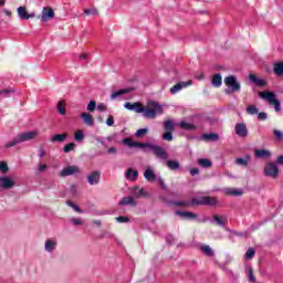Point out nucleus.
Wrapping results in <instances>:
<instances>
[{
	"instance_id": "obj_26",
	"label": "nucleus",
	"mask_w": 283,
	"mask_h": 283,
	"mask_svg": "<svg viewBox=\"0 0 283 283\" xmlns=\"http://www.w3.org/2000/svg\"><path fill=\"white\" fill-rule=\"evenodd\" d=\"M166 166L168 167V169H171V171H178V169H180V161L167 160Z\"/></svg>"
},
{
	"instance_id": "obj_15",
	"label": "nucleus",
	"mask_w": 283,
	"mask_h": 283,
	"mask_svg": "<svg viewBox=\"0 0 283 283\" xmlns=\"http://www.w3.org/2000/svg\"><path fill=\"white\" fill-rule=\"evenodd\" d=\"M57 242L54 239H48L44 243V251H46V253H53L54 251H56V247H57Z\"/></svg>"
},
{
	"instance_id": "obj_19",
	"label": "nucleus",
	"mask_w": 283,
	"mask_h": 283,
	"mask_svg": "<svg viewBox=\"0 0 283 283\" xmlns=\"http://www.w3.org/2000/svg\"><path fill=\"white\" fill-rule=\"evenodd\" d=\"M144 178L148 180V182H154V180H156L157 176L156 172H154V169H151V167H146Z\"/></svg>"
},
{
	"instance_id": "obj_13",
	"label": "nucleus",
	"mask_w": 283,
	"mask_h": 283,
	"mask_svg": "<svg viewBox=\"0 0 283 283\" xmlns=\"http://www.w3.org/2000/svg\"><path fill=\"white\" fill-rule=\"evenodd\" d=\"M0 187L1 189H12L14 187V180L10 179V177L2 176L0 177Z\"/></svg>"
},
{
	"instance_id": "obj_22",
	"label": "nucleus",
	"mask_w": 283,
	"mask_h": 283,
	"mask_svg": "<svg viewBox=\"0 0 283 283\" xmlns=\"http://www.w3.org/2000/svg\"><path fill=\"white\" fill-rule=\"evenodd\" d=\"M251 163V155H245L244 158L239 157L235 159V165H239L240 167H247Z\"/></svg>"
},
{
	"instance_id": "obj_28",
	"label": "nucleus",
	"mask_w": 283,
	"mask_h": 283,
	"mask_svg": "<svg viewBox=\"0 0 283 283\" xmlns=\"http://www.w3.org/2000/svg\"><path fill=\"white\" fill-rule=\"evenodd\" d=\"M211 84L213 87H220L222 85V75L220 73H216L212 76Z\"/></svg>"
},
{
	"instance_id": "obj_7",
	"label": "nucleus",
	"mask_w": 283,
	"mask_h": 283,
	"mask_svg": "<svg viewBox=\"0 0 283 283\" xmlns=\"http://www.w3.org/2000/svg\"><path fill=\"white\" fill-rule=\"evenodd\" d=\"M224 84L227 87H231V92H240V82H238V77L234 75L227 76Z\"/></svg>"
},
{
	"instance_id": "obj_58",
	"label": "nucleus",
	"mask_w": 283,
	"mask_h": 283,
	"mask_svg": "<svg viewBox=\"0 0 283 283\" xmlns=\"http://www.w3.org/2000/svg\"><path fill=\"white\" fill-rule=\"evenodd\" d=\"M0 94H3L4 96H8V94H12V90H10V88L1 90Z\"/></svg>"
},
{
	"instance_id": "obj_12",
	"label": "nucleus",
	"mask_w": 283,
	"mask_h": 283,
	"mask_svg": "<svg viewBox=\"0 0 283 283\" xmlns=\"http://www.w3.org/2000/svg\"><path fill=\"white\" fill-rule=\"evenodd\" d=\"M176 216L182 220H198V214L189 211L177 210Z\"/></svg>"
},
{
	"instance_id": "obj_44",
	"label": "nucleus",
	"mask_w": 283,
	"mask_h": 283,
	"mask_svg": "<svg viewBox=\"0 0 283 283\" xmlns=\"http://www.w3.org/2000/svg\"><path fill=\"white\" fill-rule=\"evenodd\" d=\"M149 132V128H140L135 133V136L137 138H143L147 133Z\"/></svg>"
},
{
	"instance_id": "obj_45",
	"label": "nucleus",
	"mask_w": 283,
	"mask_h": 283,
	"mask_svg": "<svg viewBox=\"0 0 283 283\" xmlns=\"http://www.w3.org/2000/svg\"><path fill=\"white\" fill-rule=\"evenodd\" d=\"M76 144L70 143L64 146V154H70V151H74Z\"/></svg>"
},
{
	"instance_id": "obj_56",
	"label": "nucleus",
	"mask_w": 283,
	"mask_h": 283,
	"mask_svg": "<svg viewBox=\"0 0 283 283\" xmlns=\"http://www.w3.org/2000/svg\"><path fill=\"white\" fill-rule=\"evenodd\" d=\"M78 59L80 61H87V59H90V54L87 53L80 54Z\"/></svg>"
},
{
	"instance_id": "obj_64",
	"label": "nucleus",
	"mask_w": 283,
	"mask_h": 283,
	"mask_svg": "<svg viewBox=\"0 0 283 283\" xmlns=\"http://www.w3.org/2000/svg\"><path fill=\"white\" fill-rule=\"evenodd\" d=\"M108 154H116V149L114 147L108 148Z\"/></svg>"
},
{
	"instance_id": "obj_34",
	"label": "nucleus",
	"mask_w": 283,
	"mask_h": 283,
	"mask_svg": "<svg viewBox=\"0 0 283 283\" xmlns=\"http://www.w3.org/2000/svg\"><path fill=\"white\" fill-rule=\"evenodd\" d=\"M201 251L203 252V255H207L208 258H213L214 253L211 247L209 245H201Z\"/></svg>"
},
{
	"instance_id": "obj_2",
	"label": "nucleus",
	"mask_w": 283,
	"mask_h": 283,
	"mask_svg": "<svg viewBox=\"0 0 283 283\" xmlns=\"http://www.w3.org/2000/svg\"><path fill=\"white\" fill-rule=\"evenodd\" d=\"M170 207H216L218 199L211 196H201L192 198L191 201H168Z\"/></svg>"
},
{
	"instance_id": "obj_24",
	"label": "nucleus",
	"mask_w": 283,
	"mask_h": 283,
	"mask_svg": "<svg viewBox=\"0 0 283 283\" xmlns=\"http://www.w3.org/2000/svg\"><path fill=\"white\" fill-rule=\"evenodd\" d=\"M179 127L186 132H196V129H198V126L187 122H180Z\"/></svg>"
},
{
	"instance_id": "obj_32",
	"label": "nucleus",
	"mask_w": 283,
	"mask_h": 283,
	"mask_svg": "<svg viewBox=\"0 0 283 283\" xmlns=\"http://www.w3.org/2000/svg\"><path fill=\"white\" fill-rule=\"evenodd\" d=\"M147 196H149V195L147 192H145V188L136 187L134 189V197L135 198H143V197L147 198Z\"/></svg>"
},
{
	"instance_id": "obj_57",
	"label": "nucleus",
	"mask_w": 283,
	"mask_h": 283,
	"mask_svg": "<svg viewBox=\"0 0 283 283\" xmlns=\"http://www.w3.org/2000/svg\"><path fill=\"white\" fill-rule=\"evenodd\" d=\"M48 170V165H40L39 167H38V171H40L41 174H43V171H46Z\"/></svg>"
},
{
	"instance_id": "obj_47",
	"label": "nucleus",
	"mask_w": 283,
	"mask_h": 283,
	"mask_svg": "<svg viewBox=\"0 0 283 283\" xmlns=\"http://www.w3.org/2000/svg\"><path fill=\"white\" fill-rule=\"evenodd\" d=\"M57 112H59V114H61L62 116H65V114L67 113L66 109H65V106L63 105L62 102H59V103H57Z\"/></svg>"
},
{
	"instance_id": "obj_63",
	"label": "nucleus",
	"mask_w": 283,
	"mask_h": 283,
	"mask_svg": "<svg viewBox=\"0 0 283 283\" xmlns=\"http://www.w3.org/2000/svg\"><path fill=\"white\" fill-rule=\"evenodd\" d=\"M276 160L279 165H283V155L279 156Z\"/></svg>"
},
{
	"instance_id": "obj_38",
	"label": "nucleus",
	"mask_w": 283,
	"mask_h": 283,
	"mask_svg": "<svg viewBox=\"0 0 283 283\" xmlns=\"http://www.w3.org/2000/svg\"><path fill=\"white\" fill-rule=\"evenodd\" d=\"M212 220L216 222V224H218V227H224V220H222V217L218 216V214H213L212 216Z\"/></svg>"
},
{
	"instance_id": "obj_30",
	"label": "nucleus",
	"mask_w": 283,
	"mask_h": 283,
	"mask_svg": "<svg viewBox=\"0 0 283 283\" xmlns=\"http://www.w3.org/2000/svg\"><path fill=\"white\" fill-rule=\"evenodd\" d=\"M273 72L276 76H283V61L273 64Z\"/></svg>"
},
{
	"instance_id": "obj_27",
	"label": "nucleus",
	"mask_w": 283,
	"mask_h": 283,
	"mask_svg": "<svg viewBox=\"0 0 283 283\" xmlns=\"http://www.w3.org/2000/svg\"><path fill=\"white\" fill-rule=\"evenodd\" d=\"M254 156L256 158H271V153L266 149H256Z\"/></svg>"
},
{
	"instance_id": "obj_35",
	"label": "nucleus",
	"mask_w": 283,
	"mask_h": 283,
	"mask_svg": "<svg viewBox=\"0 0 283 283\" xmlns=\"http://www.w3.org/2000/svg\"><path fill=\"white\" fill-rule=\"evenodd\" d=\"M205 140H211L216 143L217 140H220V135L216 133L205 134L203 135Z\"/></svg>"
},
{
	"instance_id": "obj_41",
	"label": "nucleus",
	"mask_w": 283,
	"mask_h": 283,
	"mask_svg": "<svg viewBox=\"0 0 283 283\" xmlns=\"http://www.w3.org/2000/svg\"><path fill=\"white\" fill-rule=\"evenodd\" d=\"M161 138L163 140H168V142L174 140V132L166 130V133L163 134Z\"/></svg>"
},
{
	"instance_id": "obj_46",
	"label": "nucleus",
	"mask_w": 283,
	"mask_h": 283,
	"mask_svg": "<svg viewBox=\"0 0 283 283\" xmlns=\"http://www.w3.org/2000/svg\"><path fill=\"white\" fill-rule=\"evenodd\" d=\"M66 205L74 209L77 213H83V210L72 201H66Z\"/></svg>"
},
{
	"instance_id": "obj_6",
	"label": "nucleus",
	"mask_w": 283,
	"mask_h": 283,
	"mask_svg": "<svg viewBox=\"0 0 283 283\" xmlns=\"http://www.w3.org/2000/svg\"><path fill=\"white\" fill-rule=\"evenodd\" d=\"M277 174H280V168L275 163H269L264 168V176L270 178H277Z\"/></svg>"
},
{
	"instance_id": "obj_18",
	"label": "nucleus",
	"mask_w": 283,
	"mask_h": 283,
	"mask_svg": "<svg viewBox=\"0 0 283 283\" xmlns=\"http://www.w3.org/2000/svg\"><path fill=\"white\" fill-rule=\"evenodd\" d=\"M188 85H191V81L179 82L170 88V94H178L180 90H182L184 87H188Z\"/></svg>"
},
{
	"instance_id": "obj_29",
	"label": "nucleus",
	"mask_w": 283,
	"mask_h": 283,
	"mask_svg": "<svg viewBox=\"0 0 283 283\" xmlns=\"http://www.w3.org/2000/svg\"><path fill=\"white\" fill-rule=\"evenodd\" d=\"M67 139V134H56L51 138V143H65Z\"/></svg>"
},
{
	"instance_id": "obj_36",
	"label": "nucleus",
	"mask_w": 283,
	"mask_h": 283,
	"mask_svg": "<svg viewBox=\"0 0 283 283\" xmlns=\"http://www.w3.org/2000/svg\"><path fill=\"white\" fill-rule=\"evenodd\" d=\"M84 138H85V133L83 130L80 129L74 133V139L76 140V143L83 142Z\"/></svg>"
},
{
	"instance_id": "obj_31",
	"label": "nucleus",
	"mask_w": 283,
	"mask_h": 283,
	"mask_svg": "<svg viewBox=\"0 0 283 283\" xmlns=\"http://www.w3.org/2000/svg\"><path fill=\"white\" fill-rule=\"evenodd\" d=\"M138 178V171L137 170H134L132 168H129L127 171H126V179L127 180H137Z\"/></svg>"
},
{
	"instance_id": "obj_60",
	"label": "nucleus",
	"mask_w": 283,
	"mask_h": 283,
	"mask_svg": "<svg viewBox=\"0 0 283 283\" xmlns=\"http://www.w3.org/2000/svg\"><path fill=\"white\" fill-rule=\"evenodd\" d=\"M250 282H255V275H253V270L250 269V275H249Z\"/></svg>"
},
{
	"instance_id": "obj_43",
	"label": "nucleus",
	"mask_w": 283,
	"mask_h": 283,
	"mask_svg": "<svg viewBox=\"0 0 283 283\" xmlns=\"http://www.w3.org/2000/svg\"><path fill=\"white\" fill-rule=\"evenodd\" d=\"M227 193H229V196H242V190L228 188Z\"/></svg>"
},
{
	"instance_id": "obj_59",
	"label": "nucleus",
	"mask_w": 283,
	"mask_h": 283,
	"mask_svg": "<svg viewBox=\"0 0 283 283\" xmlns=\"http://www.w3.org/2000/svg\"><path fill=\"white\" fill-rule=\"evenodd\" d=\"M158 182H159L161 189H167V185L165 184V180H163L160 177L158 178Z\"/></svg>"
},
{
	"instance_id": "obj_16",
	"label": "nucleus",
	"mask_w": 283,
	"mask_h": 283,
	"mask_svg": "<svg viewBox=\"0 0 283 283\" xmlns=\"http://www.w3.org/2000/svg\"><path fill=\"white\" fill-rule=\"evenodd\" d=\"M124 107H125V109H129L130 112H136L137 114L143 113V106H140V102H136L135 104L126 102L124 104Z\"/></svg>"
},
{
	"instance_id": "obj_17",
	"label": "nucleus",
	"mask_w": 283,
	"mask_h": 283,
	"mask_svg": "<svg viewBox=\"0 0 283 283\" xmlns=\"http://www.w3.org/2000/svg\"><path fill=\"white\" fill-rule=\"evenodd\" d=\"M50 19H54V10L44 8L41 15L42 23H46Z\"/></svg>"
},
{
	"instance_id": "obj_52",
	"label": "nucleus",
	"mask_w": 283,
	"mask_h": 283,
	"mask_svg": "<svg viewBox=\"0 0 283 283\" xmlns=\"http://www.w3.org/2000/svg\"><path fill=\"white\" fill-rule=\"evenodd\" d=\"M116 221L119 223H127L129 222V219L127 217L119 216L116 218Z\"/></svg>"
},
{
	"instance_id": "obj_23",
	"label": "nucleus",
	"mask_w": 283,
	"mask_h": 283,
	"mask_svg": "<svg viewBox=\"0 0 283 283\" xmlns=\"http://www.w3.org/2000/svg\"><path fill=\"white\" fill-rule=\"evenodd\" d=\"M249 78L251 81V83H254V85H256L258 87H264L266 85V82L262 78H259L258 76L250 74Z\"/></svg>"
},
{
	"instance_id": "obj_25",
	"label": "nucleus",
	"mask_w": 283,
	"mask_h": 283,
	"mask_svg": "<svg viewBox=\"0 0 283 283\" xmlns=\"http://www.w3.org/2000/svg\"><path fill=\"white\" fill-rule=\"evenodd\" d=\"M197 163L200 167H203V169H209L210 167L213 166V163L211 161V159H207V158H199Z\"/></svg>"
},
{
	"instance_id": "obj_5",
	"label": "nucleus",
	"mask_w": 283,
	"mask_h": 283,
	"mask_svg": "<svg viewBox=\"0 0 283 283\" xmlns=\"http://www.w3.org/2000/svg\"><path fill=\"white\" fill-rule=\"evenodd\" d=\"M39 133L36 132H27L21 133L17 137H14L11 142L7 143L4 147L9 149V147H14L15 145H19V143H25L28 140H33V138H36Z\"/></svg>"
},
{
	"instance_id": "obj_3",
	"label": "nucleus",
	"mask_w": 283,
	"mask_h": 283,
	"mask_svg": "<svg viewBox=\"0 0 283 283\" xmlns=\"http://www.w3.org/2000/svg\"><path fill=\"white\" fill-rule=\"evenodd\" d=\"M142 114L144 118H156L163 114V106L158 102H149L148 106L143 107Z\"/></svg>"
},
{
	"instance_id": "obj_61",
	"label": "nucleus",
	"mask_w": 283,
	"mask_h": 283,
	"mask_svg": "<svg viewBox=\"0 0 283 283\" xmlns=\"http://www.w3.org/2000/svg\"><path fill=\"white\" fill-rule=\"evenodd\" d=\"M39 156H40V158H43L45 156V149L43 147H40Z\"/></svg>"
},
{
	"instance_id": "obj_21",
	"label": "nucleus",
	"mask_w": 283,
	"mask_h": 283,
	"mask_svg": "<svg viewBox=\"0 0 283 283\" xmlns=\"http://www.w3.org/2000/svg\"><path fill=\"white\" fill-rule=\"evenodd\" d=\"M81 118L83 119L84 125L88 127H93L94 125V117L90 113H82Z\"/></svg>"
},
{
	"instance_id": "obj_53",
	"label": "nucleus",
	"mask_w": 283,
	"mask_h": 283,
	"mask_svg": "<svg viewBox=\"0 0 283 283\" xmlns=\"http://www.w3.org/2000/svg\"><path fill=\"white\" fill-rule=\"evenodd\" d=\"M106 125L108 127H112L114 125V116H108V118L106 119Z\"/></svg>"
},
{
	"instance_id": "obj_9",
	"label": "nucleus",
	"mask_w": 283,
	"mask_h": 283,
	"mask_svg": "<svg viewBox=\"0 0 283 283\" xmlns=\"http://www.w3.org/2000/svg\"><path fill=\"white\" fill-rule=\"evenodd\" d=\"M234 129L237 136H239L240 138H247V136H249V129L247 128V124L244 123L235 124Z\"/></svg>"
},
{
	"instance_id": "obj_4",
	"label": "nucleus",
	"mask_w": 283,
	"mask_h": 283,
	"mask_svg": "<svg viewBox=\"0 0 283 283\" xmlns=\"http://www.w3.org/2000/svg\"><path fill=\"white\" fill-rule=\"evenodd\" d=\"M260 98L268 101L270 105L274 106L275 112H282V102L277 99L275 93L271 91H261L259 92Z\"/></svg>"
},
{
	"instance_id": "obj_14",
	"label": "nucleus",
	"mask_w": 283,
	"mask_h": 283,
	"mask_svg": "<svg viewBox=\"0 0 283 283\" xmlns=\"http://www.w3.org/2000/svg\"><path fill=\"white\" fill-rule=\"evenodd\" d=\"M88 185H98L101 182V171L94 170L92 174L87 176Z\"/></svg>"
},
{
	"instance_id": "obj_8",
	"label": "nucleus",
	"mask_w": 283,
	"mask_h": 283,
	"mask_svg": "<svg viewBox=\"0 0 283 283\" xmlns=\"http://www.w3.org/2000/svg\"><path fill=\"white\" fill-rule=\"evenodd\" d=\"M74 174H81V168L78 166H67L61 170V178H66V176H74Z\"/></svg>"
},
{
	"instance_id": "obj_51",
	"label": "nucleus",
	"mask_w": 283,
	"mask_h": 283,
	"mask_svg": "<svg viewBox=\"0 0 283 283\" xmlns=\"http://www.w3.org/2000/svg\"><path fill=\"white\" fill-rule=\"evenodd\" d=\"M269 118V114L261 112L258 114V120H266Z\"/></svg>"
},
{
	"instance_id": "obj_39",
	"label": "nucleus",
	"mask_w": 283,
	"mask_h": 283,
	"mask_svg": "<svg viewBox=\"0 0 283 283\" xmlns=\"http://www.w3.org/2000/svg\"><path fill=\"white\" fill-rule=\"evenodd\" d=\"M69 222L73 224V227H81L84 224V222L81 220V218H71L69 219Z\"/></svg>"
},
{
	"instance_id": "obj_37",
	"label": "nucleus",
	"mask_w": 283,
	"mask_h": 283,
	"mask_svg": "<svg viewBox=\"0 0 283 283\" xmlns=\"http://www.w3.org/2000/svg\"><path fill=\"white\" fill-rule=\"evenodd\" d=\"M260 112V109H258V106L255 105H250L247 107V114H249L250 116H255V114H258Z\"/></svg>"
},
{
	"instance_id": "obj_11",
	"label": "nucleus",
	"mask_w": 283,
	"mask_h": 283,
	"mask_svg": "<svg viewBox=\"0 0 283 283\" xmlns=\"http://www.w3.org/2000/svg\"><path fill=\"white\" fill-rule=\"evenodd\" d=\"M18 17L22 21H28V19H34V13H28V9L25 7H19L18 8Z\"/></svg>"
},
{
	"instance_id": "obj_20",
	"label": "nucleus",
	"mask_w": 283,
	"mask_h": 283,
	"mask_svg": "<svg viewBox=\"0 0 283 283\" xmlns=\"http://www.w3.org/2000/svg\"><path fill=\"white\" fill-rule=\"evenodd\" d=\"M118 205L119 207H125V206L136 207L137 202L133 197H124L120 199Z\"/></svg>"
},
{
	"instance_id": "obj_49",
	"label": "nucleus",
	"mask_w": 283,
	"mask_h": 283,
	"mask_svg": "<svg viewBox=\"0 0 283 283\" xmlns=\"http://www.w3.org/2000/svg\"><path fill=\"white\" fill-rule=\"evenodd\" d=\"M96 109V102L95 101H91L87 105V111L88 112H95Z\"/></svg>"
},
{
	"instance_id": "obj_42",
	"label": "nucleus",
	"mask_w": 283,
	"mask_h": 283,
	"mask_svg": "<svg viewBox=\"0 0 283 283\" xmlns=\"http://www.w3.org/2000/svg\"><path fill=\"white\" fill-rule=\"evenodd\" d=\"M84 14L98 17V10L96 8L86 9L84 10Z\"/></svg>"
},
{
	"instance_id": "obj_54",
	"label": "nucleus",
	"mask_w": 283,
	"mask_h": 283,
	"mask_svg": "<svg viewBox=\"0 0 283 283\" xmlns=\"http://www.w3.org/2000/svg\"><path fill=\"white\" fill-rule=\"evenodd\" d=\"M97 109L98 112H107V106L102 103L97 105Z\"/></svg>"
},
{
	"instance_id": "obj_33",
	"label": "nucleus",
	"mask_w": 283,
	"mask_h": 283,
	"mask_svg": "<svg viewBox=\"0 0 283 283\" xmlns=\"http://www.w3.org/2000/svg\"><path fill=\"white\" fill-rule=\"evenodd\" d=\"M164 129L165 132H175L176 125L174 124V120L168 119L164 122Z\"/></svg>"
},
{
	"instance_id": "obj_50",
	"label": "nucleus",
	"mask_w": 283,
	"mask_h": 283,
	"mask_svg": "<svg viewBox=\"0 0 283 283\" xmlns=\"http://www.w3.org/2000/svg\"><path fill=\"white\" fill-rule=\"evenodd\" d=\"M273 134H274L276 140H282V137H283L282 130L274 129Z\"/></svg>"
},
{
	"instance_id": "obj_62",
	"label": "nucleus",
	"mask_w": 283,
	"mask_h": 283,
	"mask_svg": "<svg viewBox=\"0 0 283 283\" xmlns=\"http://www.w3.org/2000/svg\"><path fill=\"white\" fill-rule=\"evenodd\" d=\"M166 241L168 242V244H171L174 242V235H167Z\"/></svg>"
},
{
	"instance_id": "obj_48",
	"label": "nucleus",
	"mask_w": 283,
	"mask_h": 283,
	"mask_svg": "<svg viewBox=\"0 0 283 283\" xmlns=\"http://www.w3.org/2000/svg\"><path fill=\"white\" fill-rule=\"evenodd\" d=\"M0 171L2 174H8V164L6 161H0Z\"/></svg>"
},
{
	"instance_id": "obj_55",
	"label": "nucleus",
	"mask_w": 283,
	"mask_h": 283,
	"mask_svg": "<svg viewBox=\"0 0 283 283\" xmlns=\"http://www.w3.org/2000/svg\"><path fill=\"white\" fill-rule=\"evenodd\" d=\"M198 174H200V169H198V168L190 169V176H198Z\"/></svg>"
},
{
	"instance_id": "obj_10",
	"label": "nucleus",
	"mask_w": 283,
	"mask_h": 283,
	"mask_svg": "<svg viewBox=\"0 0 283 283\" xmlns=\"http://www.w3.org/2000/svg\"><path fill=\"white\" fill-rule=\"evenodd\" d=\"M132 92V88H122L118 91H115L111 94V101H124L125 99V94H129Z\"/></svg>"
},
{
	"instance_id": "obj_1",
	"label": "nucleus",
	"mask_w": 283,
	"mask_h": 283,
	"mask_svg": "<svg viewBox=\"0 0 283 283\" xmlns=\"http://www.w3.org/2000/svg\"><path fill=\"white\" fill-rule=\"evenodd\" d=\"M123 145H126V147H139L140 149H151L154 156H156V158H159L160 160H167V158H169V154L167 153V150H165V148L158 145H154L149 142L138 143L134 142V139H132L130 137H127L123 139Z\"/></svg>"
},
{
	"instance_id": "obj_40",
	"label": "nucleus",
	"mask_w": 283,
	"mask_h": 283,
	"mask_svg": "<svg viewBox=\"0 0 283 283\" xmlns=\"http://www.w3.org/2000/svg\"><path fill=\"white\" fill-rule=\"evenodd\" d=\"M255 258V249L249 248L245 252V260H253Z\"/></svg>"
}]
</instances>
